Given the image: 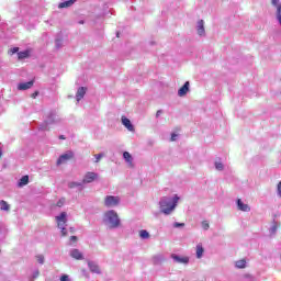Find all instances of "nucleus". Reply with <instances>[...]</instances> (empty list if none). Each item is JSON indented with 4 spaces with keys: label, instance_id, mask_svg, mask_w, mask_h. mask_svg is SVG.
I'll list each match as a JSON object with an SVG mask.
<instances>
[{
    "label": "nucleus",
    "instance_id": "1",
    "mask_svg": "<svg viewBox=\"0 0 281 281\" xmlns=\"http://www.w3.org/2000/svg\"><path fill=\"white\" fill-rule=\"evenodd\" d=\"M179 203V196H175L172 199V202H170V200H168L167 198H164L162 200H160L159 205H160V212H162V214H172L175 207H177V204Z\"/></svg>",
    "mask_w": 281,
    "mask_h": 281
},
{
    "label": "nucleus",
    "instance_id": "2",
    "mask_svg": "<svg viewBox=\"0 0 281 281\" xmlns=\"http://www.w3.org/2000/svg\"><path fill=\"white\" fill-rule=\"evenodd\" d=\"M104 221L109 223L110 229L120 227V216L115 211H108L104 213Z\"/></svg>",
    "mask_w": 281,
    "mask_h": 281
},
{
    "label": "nucleus",
    "instance_id": "3",
    "mask_svg": "<svg viewBox=\"0 0 281 281\" xmlns=\"http://www.w3.org/2000/svg\"><path fill=\"white\" fill-rule=\"evenodd\" d=\"M105 207H115L120 205V196L106 195L104 199Z\"/></svg>",
    "mask_w": 281,
    "mask_h": 281
},
{
    "label": "nucleus",
    "instance_id": "4",
    "mask_svg": "<svg viewBox=\"0 0 281 281\" xmlns=\"http://www.w3.org/2000/svg\"><path fill=\"white\" fill-rule=\"evenodd\" d=\"M57 227H66L67 225V212H61L60 215L55 217Z\"/></svg>",
    "mask_w": 281,
    "mask_h": 281
},
{
    "label": "nucleus",
    "instance_id": "5",
    "mask_svg": "<svg viewBox=\"0 0 281 281\" xmlns=\"http://www.w3.org/2000/svg\"><path fill=\"white\" fill-rule=\"evenodd\" d=\"M69 159H74V151H68L67 154L61 155L57 159V166H61V164H67Z\"/></svg>",
    "mask_w": 281,
    "mask_h": 281
},
{
    "label": "nucleus",
    "instance_id": "6",
    "mask_svg": "<svg viewBox=\"0 0 281 281\" xmlns=\"http://www.w3.org/2000/svg\"><path fill=\"white\" fill-rule=\"evenodd\" d=\"M98 179V173L88 171L86 172L82 183H93Z\"/></svg>",
    "mask_w": 281,
    "mask_h": 281
},
{
    "label": "nucleus",
    "instance_id": "7",
    "mask_svg": "<svg viewBox=\"0 0 281 281\" xmlns=\"http://www.w3.org/2000/svg\"><path fill=\"white\" fill-rule=\"evenodd\" d=\"M122 124L130 131L131 133H135V126H133V123H131V120H128L126 116H122Z\"/></svg>",
    "mask_w": 281,
    "mask_h": 281
},
{
    "label": "nucleus",
    "instance_id": "8",
    "mask_svg": "<svg viewBox=\"0 0 281 281\" xmlns=\"http://www.w3.org/2000/svg\"><path fill=\"white\" fill-rule=\"evenodd\" d=\"M188 91H190V81H187V82L178 90V95H179V98H183L184 95H188Z\"/></svg>",
    "mask_w": 281,
    "mask_h": 281
},
{
    "label": "nucleus",
    "instance_id": "9",
    "mask_svg": "<svg viewBox=\"0 0 281 281\" xmlns=\"http://www.w3.org/2000/svg\"><path fill=\"white\" fill-rule=\"evenodd\" d=\"M237 210L240 212H251V207L245 204L240 199L237 200Z\"/></svg>",
    "mask_w": 281,
    "mask_h": 281
},
{
    "label": "nucleus",
    "instance_id": "10",
    "mask_svg": "<svg viewBox=\"0 0 281 281\" xmlns=\"http://www.w3.org/2000/svg\"><path fill=\"white\" fill-rule=\"evenodd\" d=\"M85 95H87V87L78 88L77 93H76L77 102H80V100H82V98H85Z\"/></svg>",
    "mask_w": 281,
    "mask_h": 281
},
{
    "label": "nucleus",
    "instance_id": "11",
    "mask_svg": "<svg viewBox=\"0 0 281 281\" xmlns=\"http://www.w3.org/2000/svg\"><path fill=\"white\" fill-rule=\"evenodd\" d=\"M32 87H34V81H29V82H24V83H19L18 89L20 91H27V89H32Z\"/></svg>",
    "mask_w": 281,
    "mask_h": 281
},
{
    "label": "nucleus",
    "instance_id": "12",
    "mask_svg": "<svg viewBox=\"0 0 281 281\" xmlns=\"http://www.w3.org/2000/svg\"><path fill=\"white\" fill-rule=\"evenodd\" d=\"M123 159H125L126 164H128L130 168H135V165H133V156L128 151L123 153Z\"/></svg>",
    "mask_w": 281,
    "mask_h": 281
},
{
    "label": "nucleus",
    "instance_id": "13",
    "mask_svg": "<svg viewBox=\"0 0 281 281\" xmlns=\"http://www.w3.org/2000/svg\"><path fill=\"white\" fill-rule=\"evenodd\" d=\"M88 267H89L91 273H98V274H100V266L97 265L95 262H93V261H88Z\"/></svg>",
    "mask_w": 281,
    "mask_h": 281
},
{
    "label": "nucleus",
    "instance_id": "14",
    "mask_svg": "<svg viewBox=\"0 0 281 281\" xmlns=\"http://www.w3.org/2000/svg\"><path fill=\"white\" fill-rule=\"evenodd\" d=\"M171 258L176 261V262H180L182 265H188V262H190V258L188 257H179L177 255H172Z\"/></svg>",
    "mask_w": 281,
    "mask_h": 281
},
{
    "label": "nucleus",
    "instance_id": "15",
    "mask_svg": "<svg viewBox=\"0 0 281 281\" xmlns=\"http://www.w3.org/2000/svg\"><path fill=\"white\" fill-rule=\"evenodd\" d=\"M70 256H71V258H75V260H82L85 258L82 256V252H80V250H78V249H72L70 251Z\"/></svg>",
    "mask_w": 281,
    "mask_h": 281
},
{
    "label": "nucleus",
    "instance_id": "16",
    "mask_svg": "<svg viewBox=\"0 0 281 281\" xmlns=\"http://www.w3.org/2000/svg\"><path fill=\"white\" fill-rule=\"evenodd\" d=\"M198 34L199 36H203V34H205V23L203 22V20H200L198 22Z\"/></svg>",
    "mask_w": 281,
    "mask_h": 281
},
{
    "label": "nucleus",
    "instance_id": "17",
    "mask_svg": "<svg viewBox=\"0 0 281 281\" xmlns=\"http://www.w3.org/2000/svg\"><path fill=\"white\" fill-rule=\"evenodd\" d=\"M77 0H67L65 2H60L58 4V8L59 9H63V8H71V5L76 2Z\"/></svg>",
    "mask_w": 281,
    "mask_h": 281
},
{
    "label": "nucleus",
    "instance_id": "18",
    "mask_svg": "<svg viewBox=\"0 0 281 281\" xmlns=\"http://www.w3.org/2000/svg\"><path fill=\"white\" fill-rule=\"evenodd\" d=\"M203 254H205V249L203 248V245L198 244L196 245V258H203Z\"/></svg>",
    "mask_w": 281,
    "mask_h": 281
},
{
    "label": "nucleus",
    "instance_id": "19",
    "mask_svg": "<svg viewBox=\"0 0 281 281\" xmlns=\"http://www.w3.org/2000/svg\"><path fill=\"white\" fill-rule=\"evenodd\" d=\"M0 210L2 212H10V204L5 202V200L0 201Z\"/></svg>",
    "mask_w": 281,
    "mask_h": 281
},
{
    "label": "nucleus",
    "instance_id": "20",
    "mask_svg": "<svg viewBox=\"0 0 281 281\" xmlns=\"http://www.w3.org/2000/svg\"><path fill=\"white\" fill-rule=\"evenodd\" d=\"M27 183H30V176H23L20 179L19 187L23 188V186H27Z\"/></svg>",
    "mask_w": 281,
    "mask_h": 281
},
{
    "label": "nucleus",
    "instance_id": "21",
    "mask_svg": "<svg viewBox=\"0 0 281 281\" xmlns=\"http://www.w3.org/2000/svg\"><path fill=\"white\" fill-rule=\"evenodd\" d=\"M18 58H19V60L30 58V50H24V52L18 53Z\"/></svg>",
    "mask_w": 281,
    "mask_h": 281
},
{
    "label": "nucleus",
    "instance_id": "22",
    "mask_svg": "<svg viewBox=\"0 0 281 281\" xmlns=\"http://www.w3.org/2000/svg\"><path fill=\"white\" fill-rule=\"evenodd\" d=\"M236 267L237 269H245L247 267V261L245 259H240L236 261Z\"/></svg>",
    "mask_w": 281,
    "mask_h": 281
},
{
    "label": "nucleus",
    "instance_id": "23",
    "mask_svg": "<svg viewBox=\"0 0 281 281\" xmlns=\"http://www.w3.org/2000/svg\"><path fill=\"white\" fill-rule=\"evenodd\" d=\"M139 236H140V238H144V239L150 238V234H149L148 231H146V229H142V231L139 232Z\"/></svg>",
    "mask_w": 281,
    "mask_h": 281
},
{
    "label": "nucleus",
    "instance_id": "24",
    "mask_svg": "<svg viewBox=\"0 0 281 281\" xmlns=\"http://www.w3.org/2000/svg\"><path fill=\"white\" fill-rule=\"evenodd\" d=\"M36 260H37V262H38L40 265H44V262H45V256H43V255H37V256H36Z\"/></svg>",
    "mask_w": 281,
    "mask_h": 281
},
{
    "label": "nucleus",
    "instance_id": "25",
    "mask_svg": "<svg viewBox=\"0 0 281 281\" xmlns=\"http://www.w3.org/2000/svg\"><path fill=\"white\" fill-rule=\"evenodd\" d=\"M38 276H41V272L38 270H36L33 276L30 278L31 281L36 280V278H38Z\"/></svg>",
    "mask_w": 281,
    "mask_h": 281
},
{
    "label": "nucleus",
    "instance_id": "26",
    "mask_svg": "<svg viewBox=\"0 0 281 281\" xmlns=\"http://www.w3.org/2000/svg\"><path fill=\"white\" fill-rule=\"evenodd\" d=\"M215 168H216V170H223V168H224V166H223V162H218V161H216L215 162Z\"/></svg>",
    "mask_w": 281,
    "mask_h": 281
},
{
    "label": "nucleus",
    "instance_id": "27",
    "mask_svg": "<svg viewBox=\"0 0 281 281\" xmlns=\"http://www.w3.org/2000/svg\"><path fill=\"white\" fill-rule=\"evenodd\" d=\"M95 157V164L100 162V159H102V157H104V154H97L94 155Z\"/></svg>",
    "mask_w": 281,
    "mask_h": 281
},
{
    "label": "nucleus",
    "instance_id": "28",
    "mask_svg": "<svg viewBox=\"0 0 281 281\" xmlns=\"http://www.w3.org/2000/svg\"><path fill=\"white\" fill-rule=\"evenodd\" d=\"M79 186H81V184L78 183V182H69V183H68V187H69L70 189H72V188H78Z\"/></svg>",
    "mask_w": 281,
    "mask_h": 281
},
{
    "label": "nucleus",
    "instance_id": "29",
    "mask_svg": "<svg viewBox=\"0 0 281 281\" xmlns=\"http://www.w3.org/2000/svg\"><path fill=\"white\" fill-rule=\"evenodd\" d=\"M65 205V199H60L58 200V202L56 203L57 207H63Z\"/></svg>",
    "mask_w": 281,
    "mask_h": 281
},
{
    "label": "nucleus",
    "instance_id": "30",
    "mask_svg": "<svg viewBox=\"0 0 281 281\" xmlns=\"http://www.w3.org/2000/svg\"><path fill=\"white\" fill-rule=\"evenodd\" d=\"M203 229H210V223L207 221L202 222Z\"/></svg>",
    "mask_w": 281,
    "mask_h": 281
},
{
    "label": "nucleus",
    "instance_id": "31",
    "mask_svg": "<svg viewBox=\"0 0 281 281\" xmlns=\"http://www.w3.org/2000/svg\"><path fill=\"white\" fill-rule=\"evenodd\" d=\"M58 228L61 229V236H67V228L65 226Z\"/></svg>",
    "mask_w": 281,
    "mask_h": 281
},
{
    "label": "nucleus",
    "instance_id": "32",
    "mask_svg": "<svg viewBox=\"0 0 281 281\" xmlns=\"http://www.w3.org/2000/svg\"><path fill=\"white\" fill-rule=\"evenodd\" d=\"M277 192H278L279 196L281 198V181L277 186Z\"/></svg>",
    "mask_w": 281,
    "mask_h": 281
},
{
    "label": "nucleus",
    "instance_id": "33",
    "mask_svg": "<svg viewBox=\"0 0 281 281\" xmlns=\"http://www.w3.org/2000/svg\"><path fill=\"white\" fill-rule=\"evenodd\" d=\"M60 281H70V280H69V276L63 274V276L60 277Z\"/></svg>",
    "mask_w": 281,
    "mask_h": 281
},
{
    "label": "nucleus",
    "instance_id": "34",
    "mask_svg": "<svg viewBox=\"0 0 281 281\" xmlns=\"http://www.w3.org/2000/svg\"><path fill=\"white\" fill-rule=\"evenodd\" d=\"M173 226L175 227H186V224L177 222V223L173 224Z\"/></svg>",
    "mask_w": 281,
    "mask_h": 281
},
{
    "label": "nucleus",
    "instance_id": "35",
    "mask_svg": "<svg viewBox=\"0 0 281 281\" xmlns=\"http://www.w3.org/2000/svg\"><path fill=\"white\" fill-rule=\"evenodd\" d=\"M40 131H49V128H47V123H45L44 125L40 126Z\"/></svg>",
    "mask_w": 281,
    "mask_h": 281
},
{
    "label": "nucleus",
    "instance_id": "36",
    "mask_svg": "<svg viewBox=\"0 0 281 281\" xmlns=\"http://www.w3.org/2000/svg\"><path fill=\"white\" fill-rule=\"evenodd\" d=\"M10 53H11V54H16V53H19V47H13V48H11V49H10Z\"/></svg>",
    "mask_w": 281,
    "mask_h": 281
},
{
    "label": "nucleus",
    "instance_id": "37",
    "mask_svg": "<svg viewBox=\"0 0 281 281\" xmlns=\"http://www.w3.org/2000/svg\"><path fill=\"white\" fill-rule=\"evenodd\" d=\"M70 240L72 243H78V237L77 236H70Z\"/></svg>",
    "mask_w": 281,
    "mask_h": 281
},
{
    "label": "nucleus",
    "instance_id": "38",
    "mask_svg": "<svg viewBox=\"0 0 281 281\" xmlns=\"http://www.w3.org/2000/svg\"><path fill=\"white\" fill-rule=\"evenodd\" d=\"M38 95V91H35L31 94V98L35 99Z\"/></svg>",
    "mask_w": 281,
    "mask_h": 281
},
{
    "label": "nucleus",
    "instance_id": "39",
    "mask_svg": "<svg viewBox=\"0 0 281 281\" xmlns=\"http://www.w3.org/2000/svg\"><path fill=\"white\" fill-rule=\"evenodd\" d=\"M177 140V134H171V142H176Z\"/></svg>",
    "mask_w": 281,
    "mask_h": 281
},
{
    "label": "nucleus",
    "instance_id": "40",
    "mask_svg": "<svg viewBox=\"0 0 281 281\" xmlns=\"http://www.w3.org/2000/svg\"><path fill=\"white\" fill-rule=\"evenodd\" d=\"M161 115V110H158L157 112H156V117H159Z\"/></svg>",
    "mask_w": 281,
    "mask_h": 281
},
{
    "label": "nucleus",
    "instance_id": "41",
    "mask_svg": "<svg viewBox=\"0 0 281 281\" xmlns=\"http://www.w3.org/2000/svg\"><path fill=\"white\" fill-rule=\"evenodd\" d=\"M273 5H278V0H272Z\"/></svg>",
    "mask_w": 281,
    "mask_h": 281
},
{
    "label": "nucleus",
    "instance_id": "42",
    "mask_svg": "<svg viewBox=\"0 0 281 281\" xmlns=\"http://www.w3.org/2000/svg\"><path fill=\"white\" fill-rule=\"evenodd\" d=\"M3 157V150L0 148V159Z\"/></svg>",
    "mask_w": 281,
    "mask_h": 281
},
{
    "label": "nucleus",
    "instance_id": "43",
    "mask_svg": "<svg viewBox=\"0 0 281 281\" xmlns=\"http://www.w3.org/2000/svg\"><path fill=\"white\" fill-rule=\"evenodd\" d=\"M277 229H278V227L273 226V228H272L273 234H274V232H276Z\"/></svg>",
    "mask_w": 281,
    "mask_h": 281
},
{
    "label": "nucleus",
    "instance_id": "44",
    "mask_svg": "<svg viewBox=\"0 0 281 281\" xmlns=\"http://www.w3.org/2000/svg\"><path fill=\"white\" fill-rule=\"evenodd\" d=\"M59 139H65V135H60V136H59Z\"/></svg>",
    "mask_w": 281,
    "mask_h": 281
},
{
    "label": "nucleus",
    "instance_id": "45",
    "mask_svg": "<svg viewBox=\"0 0 281 281\" xmlns=\"http://www.w3.org/2000/svg\"><path fill=\"white\" fill-rule=\"evenodd\" d=\"M70 232H71V234H74V232H76V229H74V228H70Z\"/></svg>",
    "mask_w": 281,
    "mask_h": 281
},
{
    "label": "nucleus",
    "instance_id": "46",
    "mask_svg": "<svg viewBox=\"0 0 281 281\" xmlns=\"http://www.w3.org/2000/svg\"><path fill=\"white\" fill-rule=\"evenodd\" d=\"M117 38H120V33H116Z\"/></svg>",
    "mask_w": 281,
    "mask_h": 281
}]
</instances>
